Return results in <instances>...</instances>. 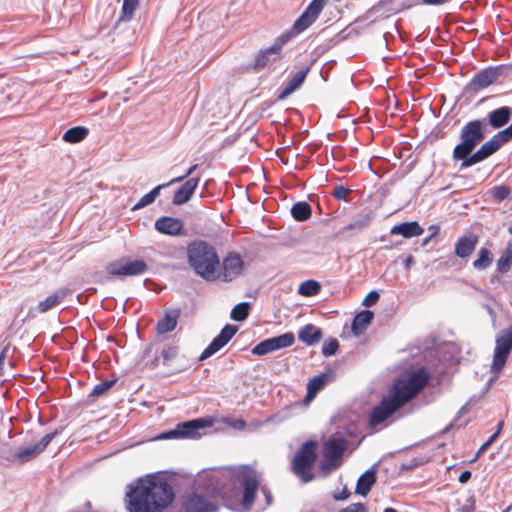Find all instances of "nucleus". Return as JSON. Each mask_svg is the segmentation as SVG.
<instances>
[{
  "mask_svg": "<svg viewBox=\"0 0 512 512\" xmlns=\"http://www.w3.org/2000/svg\"><path fill=\"white\" fill-rule=\"evenodd\" d=\"M431 374L425 367H419L397 378L388 397H384L380 403L375 406L369 415V427L376 426L385 422L395 412L415 399L428 385Z\"/></svg>",
  "mask_w": 512,
  "mask_h": 512,
  "instance_id": "f257e3e1",
  "label": "nucleus"
},
{
  "mask_svg": "<svg viewBox=\"0 0 512 512\" xmlns=\"http://www.w3.org/2000/svg\"><path fill=\"white\" fill-rule=\"evenodd\" d=\"M174 497L173 488L167 481L148 475L128 485L126 507L129 512H162Z\"/></svg>",
  "mask_w": 512,
  "mask_h": 512,
  "instance_id": "f03ea898",
  "label": "nucleus"
},
{
  "mask_svg": "<svg viewBox=\"0 0 512 512\" xmlns=\"http://www.w3.org/2000/svg\"><path fill=\"white\" fill-rule=\"evenodd\" d=\"M229 477L220 472L199 476L191 489L181 496V509L184 512H216L218 501L227 495Z\"/></svg>",
  "mask_w": 512,
  "mask_h": 512,
  "instance_id": "7ed1b4c3",
  "label": "nucleus"
},
{
  "mask_svg": "<svg viewBox=\"0 0 512 512\" xmlns=\"http://www.w3.org/2000/svg\"><path fill=\"white\" fill-rule=\"evenodd\" d=\"M326 2L327 0H312L304 12L296 19L291 29L277 37L270 47L260 50L248 68L255 72H260L270 62L275 61L286 43L308 29L316 21Z\"/></svg>",
  "mask_w": 512,
  "mask_h": 512,
  "instance_id": "20e7f679",
  "label": "nucleus"
},
{
  "mask_svg": "<svg viewBox=\"0 0 512 512\" xmlns=\"http://www.w3.org/2000/svg\"><path fill=\"white\" fill-rule=\"evenodd\" d=\"M186 256L189 267L196 275L208 282L218 280L220 257L212 244L204 240H193L187 245Z\"/></svg>",
  "mask_w": 512,
  "mask_h": 512,
  "instance_id": "39448f33",
  "label": "nucleus"
},
{
  "mask_svg": "<svg viewBox=\"0 0 512 512\" xmlns=\"http://www.w3.org/2000/svg\"><path fill=\"white\" fill-rule=\"evenodd\" d=\"M486 119H475L465 123L459 133L460 142L454 147L452 157L461 161V169L469 167L470 157L475 148L486 137Z\"/></svg>",
  "mask_w": 512,
  "mask_h": 512,
  "instance_id": "423d86ee",
  "label": "nucleus"
},
{
  "mask_svg": "<svg viewBox=\"0 0 512 512\" xmlns=\"http://www.w3.org/2000/svg\"><path fill=\"white\" fill-rule=\"evenodd\" d=\"M317 442L309 440L304 442L296 451L292 460V471L304 483L314 479L312 468L317 460Z\"/></svg>",
  "mask_w": 512,
  "mask_h": 512,
  "instance_id": "0eeeda50",
  "label": "nucleus"
},
{
  "mask_svg": "<svg viewBox=\"0 0 512 512\" xmlns=\"http://www.w3.org/2000/svg\"><path fill=\"white\" fill-rule=\"evenodd\" d=\"M511 71L512 66L509 64L486 67L473 76L469 83L464 87L463 93L472 97L479 91L496 83L500 78L508 77Z\"/></svg>",
  "mask_w": 512,
  "mask_h": 512,
  "instance_id": "6e6552de",
  "label": "nucleus"
},
{
  "mask_svg": "<svg viewBox=\"0 0 512 512\" xmlns=\"http://www.w3.org/2000/svg\"><path fill=\"white\" fill-rule=\"evenodd\" d=\"M147 270L148 265L144 260H132L128 257L111 261L106 266L107 274L115 277L139 276L146 273Z\"/></svg>",
  "mask_w": 512,
  "mask_h": 512,
  "instance_id": "1a4fd4ad",
  "label": "nucleus"
},
{
  "mask_svg": "<svg viewBox=\"0 0 512 512\" xmlns=\"http://www.w3.org/2000/svg\"><path fill=\"white\" fill-rule=\"evenodd\" d=\"M512 351V326L502 329L495 338V348L491 370L499 373L505 366Z\"/></svg>",
  "mask_w": 512,
  "mask_h": 512,
  "instance_id": "9d476101",
  "label": "nucleus"
},
{
  "mask_svg": "<svg viewBox=\"0 0 512 512\" xmlns=\"http://www.w3.org/2000/svg\"><path fill=\"white\" fill-rule=\"evenodd\" d=\"M221 268L217 270L218 280L231 282L238 278L244 271V261L240 254L231 251L220 261Z\"/></svg>",
  "mask_w": 512,
  "mask_h": 512,
  "instance_id": "9b49d317",
  "label": "nucleus"
},
{
  "mask_svg": "<svg viewBox=\"0 0 512 512\" xmlns=\"http://www.w3.org/2000/svg\"><path fill=\"white\" fill-rule=\"evenodd\" d=\"M243 495H242V508L243 511H250L255 501L256 492L259 487L256 471L252 468H247L242 473Z\"/></svg>",
  "mask_w": 512,
  "mask_h": 512,
  "instance_id": "f8f14e48",
  "label": "nucleus"
},
{
  "mask_svg": "<svg viewBox=\"0 0 512 512\" xmlns=\"http://www.w3.org/2000/svg\"><path fill=\"white\" fill-rule=\"evenodd\" d=\"M500 131L495 134L491 139H489L487 142L483 143L478 150H476L473 155L469 158V167H472L476 165L477 163H480L487 158H489L491 155H493L495 152H497L502 145L510 142V140L506 137L500 136Z\"/></svg>",
  "mask_w": 512,
  "mask_h": 512,
  "instance_id": "ddd939ff",
  "label": "nucleus"
},
{
  "mask_svg": "<svg viewBox=\"0 0 512 512\" xmlns=\"http://www.w3.org/2000/svg\"><path fill=\"white\" fill-rule=\"evenodd\" d=\"M238 327L232 324H226L220 333L204 349L199 357V361H204L220 351L237 333Z\"/></svg>",
  "mask_w": 512,
  "mask_h": 512,
  "instance_id": "4468645a",
  "label": "nucleus"
},
{
  "mask_svg": "<svg viewBox=\"0 0 512 512\" xmlns=\"http://www.w3.org/2000/svg\"><path fill=\"white\" fill-rule=\"evenodd\" d=\"M238 327L232 324H226L220 333L204 349L199 357V361H204L220 351L237 333Z\"/></svg>",
  "mask_w": 512,
  "mask_h": 512,
  "instance_id": "2eb2a0df",
  "label": "nucleus"
},
{
  "mask_svg": "<svg viewBox=\"0 0 512 512\" xmlns=\"http://www.w3.org/2000/svg\"><path fill=\"white\" fill-rule=\"evenodd\" d=\"M238 327L232 324H226L220 333L204 349L199 357V361H204L220 351L237 333Z\"/></svg>",
  "mask_w": 512,
  "mask_h": 512,
  "instance_id": "dca6fc26",
  "label": "nucleus"
},
{
  "mask_svg": "<svg viewBox=\"0 0 512 512\" xmlns=\"http://www.w3.org/2000/svg\"><path fill=\"white\" fill-rule=\"evenodd\" d=\"M238 327L232 324H226L220 333L204 349L199 357V361H204L220 351L237 333Z\"/></svg>",
  "mask_w": 512,
  "mask_h": 512,
  "instance_id": "f3484780",
  "label": "nucleus"
},
{
  "mask_svg": "<svg viewBox=\"0 0 512 512\" xmlns=\"http://www.w3.org/2000/svg\"><path fill=\"white\" fill-rule=\"evenodd\" d=\"M211 417L192 419L179 423L182 439H198L202 436V430L213 425Z\"/></svg>",
  "mask_w": 512,
  "mask_h": 512,
  "instance_id": "a211bd4d",
  "label": "nucleus"
},
{
  "mask_svg": "<svg viewBox=\"0 0 512 512\" xmlns=\"http://www.w3.org/2000/svg\"><path fill=\"white\" fill-rule=\"evenodd\" d=\"M154 226L159 233L164 235L182 236L185 234L184 223L179 218L163 216L155 221Z\"/></svg>",
  "mask_w": 512,
  "mask_h": 512,
  "instance_id": "6ab92c4d",
  "label": "nucleus"
},
{
  "mask_svg": "<svg viewBox=\"0 0 512 512\" xmlns=\"http://www.w3.org/2000/svg\"><path fill=\"white\" fill-rule=\"evenodd\" d=\"M512 268V239L509 240L504 249L501 251L499 258L496 261L495 274L490 278V282H499L500 276L507 274Z\"/></svg>",
  "mask_w": 512,
  "mask_h": 512,
  "instance_id": "aec40b11",
  "label": "nucleus"
},
{
  "mask_svg": "<svg viewBox=\"0 0 512 512\" xmlns=\"http://www.w3.org/2000/svg\"><path fill=\"white\" fill-rule=\"evenodd\" d=\"M335 380V371L328 369L311 379L307 385L305 401L312 400L327 384Z\"/></svg>",
  "mask_w": 512,
  "mask_h": 512,
  "instance_id": "412c9836",
  "label": "nucleus"
},
{
  "mask_svg": "<svg viewBox=\"0 0 512 512\" xmlns=\"http://www.w3.org/2000/svg\"><path fill=\"white\" fill-rule=\"evenodd\" d=\"M478 241V236L473 233L458 238L454 247L455 255L461 259H467L475 251Z\"/></svg>",
  "mask_w": 512,
  "mask_h": 512,
  "instance_id": "4be33fe9",
  "label": "nucleus"
},
{
  "mask_svg": "<svg viewBox=\"0 0 512 512\" xmlns=\"http://www.w3.org/2000/svg\"><path fill=\"white\" fill-rule=\"evenodd\" d=\"M199 178L193 177L189 178L186 182H184L174 193L172 203L174 205L180 206L187 203L192 195L194 194L198 184Z\"/></svg>",
  "mask_w": 512,
  "mask_h": 512,
  "instance_id": "5701e85b",
  "label": "nucleus"
},
{
  "mask_svg": "<svg viewBox=\"0 0 512 512\" xmlns=\"http://www.w3.org/2000/svg\"><path fill=\"white\" fill-rule=\"evenodd\" d=\"M512 116V108L508 106H502L494 109L487 114L486 122L487 126L490 125L494 129L504 127Z\"/></svg>",
  "mask_w": 512,
  "mask_h": 512,
  "instance_id": "b1692460",
  "label": "nucleus"
},
{
  "mask_svg": "<svg viewBox=\"0 0 512 512\" xmlns=\"http://www.w3.org/2000/svg\"><path fill=\"white\" fill-rule=\"evenodd\" d=\"M346 448L347 441L344 438L329 439L323 446V456L341 461Z\"/></svg>",
  "mask_w": 512,
  "mask_h": 512,
  "instance_id": "393cba45",
  "label": "nucleus"
},
{
  "mask_svg": "<svg viewBox=\"0 0 512 512\" xmlns=\"http://www.w3.org/2000/svg\"><path fill=\"white\" fill-rule=\"evenodd\" d=\"M488 246L481 247L476 254V258L472 263V267L479 272L487 270L494 261V254L491 250L492 242L487 241Z\"/></svg>",
  "mask_w": 512,
  "mask_h": 512,
  "instance_id": "a878e982",
  "label": "nucleus"
},
{
  "mask_svg": "<svg viewBox=\"0 0 512 512\" xmlns=\"http://www.w3.org/2000/svg\"><path fill=\"white\" fill-rule=\"evenodd\" d=\"M309 71V66L297 71L286 83L283 90L278 94L277 100H284L289 95H291L295 90H297L304 82Z\"/></svg>",
  "mask_w": 512,
  "mask_h": 512,
  "instance_id": "bb28decb",
  "label": "nucleus"
},
{
  "mask_svg": "<svg viewBox=\"0 0 512 512\" xmlns=\"http://www.w3.org/2000/svg\"><path fill=\"white\" fill-rule=\"evenodd\" d=\"M181 315V310L179 308L171 309L166 311L164 316L157 321L156 331L158 334H165L173 331L176 326L178 319Z\"/></svg>",
  "mask_w": 512,
  "mask_h": 512,
  "instance_id": "cd10ccee",
  "label": "nucleus"
},
{
  "mask_svg": "<svg viewBox=\"0 0 512 512\" xmlns=\"http://www.w3.org/2000/svg\"><path fill=\"white\" fill-rule=\"evenodd\" d=\"M71 294V291L66 288L59 289L55 291L53 294L49 295L43 301H40L36 306L35 310L38 313H46L49 310L53 309L57 305H59L67 295Z\"/></svg>",
  "mask_w": 512,
  "mask_h": 512,
  "instance_id": "c85d7f7f",
  "label": "nucleus"
},
{
  "mask_svg": "<svg viewBox=\"0 0 512 512\" xmlns=\"http://www.w3.org/2000/svg\"><path fill=\"white\" fill-rule=\"evenodd\" d=\"M322 336V330L313 324H306L298 332L299 340L308 346L317 344Z\"/></svg>",
  "mask_w": 512,
  "mask_h": 512,
  "instance_id": "c756f323",
  "label": "nucleus"
},
{
  "mask_svg": "<svg viewBox=\"0 0 512 512\" xmlns=\"http://www.w3.org/2000/svg\"><path fill=\"white\" fill-rule=\"evenodd\" d=\"M424 229L417 221L404 222L391 228L392 235H402L404 238H411L423 234Z\"/></svg>",
  "mask_w": 512,
  "mask_h": 512,
  "instance_id": "7c9ffc66",
  "label": "nucleus"
},
{
  "mask_svg": "<svg viewBox=\"0 0 512 512\" xmlns=\"http://www.w3.org/2000/svg\"><path fill=\"white\" fill-rule=\"evenodd\" d=\"M374 219V214L372 212L366 213L359 218L351 221L340 230V234H345L348 232H353L352 235L358 234L362 232L364 229L370 226L372 220Z\"/></svg>",
  "mask_w": 512,
  "mask_h": 512,
  "instance_id": "2f4dec72",
  "label": "nucleus"
},
{
  "mask_svg": "<svg viewBox=\"0 0 512 512\" xmlns=\"http://www.w3.org/2000/svg\"><path fill=\"white\" fill-rule=\"evenodd\" d=\"M374 313L370 310H362L357 313L353 319L351 328L354 335L359 336L371 324Z\"/></svg>",
  "mask_w": 512,
  "mask_h": 512,
  "instance_id": "473e14b6",
  "label": "nucleus"
},
{
  "mask_svg": "<svg viewBox=\"0 0 512 512\" xmlns=\"http://www.w3.org/2000/svg\"><path fill=\"white\" fill-rule=\"evenodd\" d=\"M376 481H377V477H376L375 470L374 469L367 470L365 473H363L359 477L357 484H356L355 493H357L361 496H366L370 492L371 488L376 483Z\"/></svg>",
  "mask_w": 512,
  "mask_h": 512,
  "instance_id": "72a5a7b5",
  "label": "nucleus"
},
{
  "mask_svg": "<svg viewBox=\"0 0 512 512\" xmlns=\"http://www.w3.org/2000/svg\"><path fill=\"white\" fill-rule=\"evenodd\" d=\"M41 454L40 450L37 448V446L29 445L22 449H20L18 452H16L9 460L11 462H16L20 465L28 463L32 460H34L36 457H38Z\"/></svg>",
  "mask_w": 512,
  "mask_h": 512,
  "instance_id": "f704fd0d",
  "label": "nucleus"
},
{
  "mask_svg": "<svg viewBox=\"0 0 512 512\" xmlns=\"http://www.w3.org/2000/svg\"><path fill=\"white\" fill-rule=\"evenodd\" d=\"M291 215L298 222H305L311 218L312 207L306 201H299L291 207Z\"/></svg>",
  "mask_w": 512,
  "mask_h": 512,
  "instance_id": "c9c22d12",
  "label": "nucleus"
},
{
  "mask_svg": "<svg viewBox=\"0 0 512 512\" xmlns=\"http://www.w3.org/2000/svg\"><path fill=\"white\" fill-rule=\"evenodd\" d=\"M170 183L160 184L154 187L149 193L145 194L141 199L131 208L132 211L140 210L150 204H152L155 199L159 196L160 191L168 187Z\"/></svg>",
  "mask_w": 512,
  "mask_h": 512,
  "instance_id": "e433bc0d",
  "label": "nucleus"
},
{
  "mask_svg": "<svg viewBox=\"0 0 512 512\" xmlns=\"http://www.w3.org/2000/svg\"><path fill=\"white\" fill-rule=\"evenodd\" d=\"M88 129L82 126H75L68 129L64 135L63 140L67 143H78L86 138L88 135Z\"/></svg>",
  "mask_w": 512,
  "mask_h": 512,
  "instance_id": "4c0bfd02",
  "label": "nucleus"
},
{
  "mask_svg": "<svg viewBox=\"0 0 512 512\" xmlns=\"http://www.w3.org/2000/svg\"><path fill=\"white\" fill-rule=\"evenodd\" d=\"M139 6V0H123V5L118 22H128L133 18L136 9Z\"/></svg>",
  "mask_w": 512,
  "mask_h": 512,
  "instance_id": "58836bf2",
  "label": "nucleus"
},
{
  "mask_svg": "<svg viewBox=\"0 0 512 512\" xmlns=\"http://www.w3.org/2000/svg\"><path fill=\"white\" fill-rule=\"evenodd\" d=\"M273 348L275 351L290 347L295 342V336L293 332H287L282 335L270 338Z\"/></svg>",
  "mask_w": 512,
  "mask_h": 512,
  "instance_id": "ea45409f",
  "label": "nucleus"
},
{
  "mask_svg": "<svg viewBox=\"0 0 512 512\" xmlns=\"http://www.w3.org/2000/svg\"><path fill=\"white\" fill-rule=\"evenodd\" d=\"M321 285L316 280H306L301 283L298 289V293L302 296L311 297L319 294Z\"/></svg>",
  "mask_w": 512,
  "mask_h": 512,
  "instance_id": "a19ab883",
  "label": "nucleus"
},
{
  "mask_svg": "<svg viewBox=\"0 0 512 512\" xmlns=\"http://www.w3.org/2000/svg\"><path fill=\"white\" fill-rule=\"evenodd\" d=\"M116 382L117 379L114 378L95 385L92 391L90 392L89 397L95 399L104 395L109 389H111L116 384Z\"/></svg>",
  "mask_w": 512,
  "mask_h": 512,
  "instance_id": "79ce46f5",
  "label": "nucleus"
},
{
  "mask_svg": "<svg viewBox=\"0 0 512 512\" xmlns=\"http://www.w3.org/2000/svg\"><path fill=\"white\" fill-rule=\"evenodd\" d=\"M249 303L241 302L233 307L231 310V318L235 321H244L249 315Z\"/></svg>",
  "mask_w": 512,
  "mask_h": 512,
  "instance_id": "37998d69",
  "label": "nucleus"
},
{
  "mask_svg": "<svg viewBox=\"0 0 512 512\" xmlns=\"http://www.w3.org/2000/svg\"><path fill=\"white\" fill-rule=\"evenodd\" d=\"M341 466V461L332 459V458H324V460L320 463V472L324 477L330 475L333 471L337 470Z\"/></svg>",
  "mask_w": 512,
  "mask_h": 512,
  "instance_id": "c03bdc74",
  "label": "nucleus"
},
{
  "mask_svg": "<svg viewBox=\"0 0 512 512\" xmlns=\"http://www.w3.org/2000/svg\"><path fill=\"white\" fill-rule=\"evenodd\" d=\"M274 351L275 350L273 348L272 342L270 338H268L254 346L251 352L253 355L264 356Z\"/></svg>",
  "mask_w": 512,
  "mask_h": 512,
  "instance_id": "a18cd8bd",
  "label": "nucleus"
},
{
  "mask_svg": "<svg viewBox=\"0 0 512 512\" xmlns=\"http://www.w3.org/2000/svg\"><path fill=\"white\" fill-rule=\"evenodd\" d=\"M339 348V342L336 338H330L325 341L322 346V354L326 357L333 356L336 354Z\"/></svg>",
  "mask_w": 512,
  "mask_h": 512,
  "instance_id": "49530a36",
  "label": "nucleus"
},
{
  "mask_svg": "<svg viewBox=\"0 0 512 512\" xmlns=\"http://www.w3.org/2000/svg\"><path fill=\"white\" fill-rule=\"evenodd\" d=\"M351 193L352 191L349 188L343 185H337L334 187L333 192L331 194L337 200L348 202L350 200L349 196Z\"/></svg>",
  "mask_w": 512,
  "mask_h": 512,
  "instance_id": "de8ad7c7",
  "label": "nucleus"
},
{
  "mask_svg": "<svg viewBox=\"0 0 512 512\" xmlns=\"http://www.w3.org/2000/svg\"><path fill=\"white\" fill-rule=\"evenodd\" d=\"M60 433L59 429H55L54 431L43 436L39 442L35 443L40 452H44L51 441Z\"/></svg>",
  "mask_w": 512,
  "mask_h": 512,
  "instance_id": "09e8293b",
  "label": "nucleus"
},
{
  "mask_svg": "<svg viewBox=\"0 0 512 512\" xmlns=\"http://www.w3.org/2000/svg\"><path fill=\"white\" fill-rule=\"evenodd\" d=\"M178 346H165L161 351V357L163 358V364H168L169 361L173 360L178 354Z\"/></svg>",
  "mask_w": 512,
  "mask_h": 512,
  "instance_id": "8fccbe9b",
  "label": "nucleus"
},
{
  "mask_svg": "<svg viewBox=\"0 0 512 512\" xmlns=\"http://www.w3.org/2000/svg\"><path fill=\"white\" fill-rule=\"evenodd\" d=\"M510 194H511V190L506 185L496 186L492 190V196L499 200H505V199L509 198Z\"/></svg>",
  "mask_w": 512,
  "mask_h": 512,
  "instance_id": "3c124183",
  "label": "nucleus"
},
{
  "mask_svg": "<svg viewBox=\"0 0 512 512\" xmlns=\"http://www.w3.org/2000/svg\"><path fill=\"white\" fill-rule=\"evenodd\" d=\"M156 439L165 440V439H182L181 430L179 428V423L175 426L174 429L163 432L156 437Z\"/></svg>",
  "mask_w": 512,
  "mask_h": 512,
  "instance_id": "603ef678",
  "label": "nucleus"
},
{
  "mask_svg": "<svg viewBox=\"0 0 512 512\" xmlns=\"http://www.w3.org/2000/svg\"><path fill=\"white\" fill-rule=\"evenodd\" d=\"M379 298L380 295L377 291H371L364 298L362 305L365 307H371L378 302Z\"/></svg>",
  "mask_w": 512,
  "mask_h": 512,
  "instance_id": "864d4df0",
  "label": "nucleus"
},
{
  "mask_svg": "<svg viewBox=\"0 0 512 512\" xmlns=\"http://www.w3.org/2000/svg\"><path fill=\"white\" fill-rule=\"evenodd\" d=\"M496 441L495 436H490L486 442H484L481 447L478 449L475 455L476 460L480 457L494 442Z\"/></svg>",
  "mask_w": 512,
  "mask_h": 512,
  "instance_id": "5fc2aeb1",
  "label": "nucleus"
},
{
  "mask_svg": "<svg viewBox=\"0 0 512 512\" xmlns=\"http://www.w3.org/2000/svg\"><path fill=\"white\" fill-rule=\"evenodd\" d=\"M421 464H422V462L418 461L417 458H413L409 462L403 463L401 465V470H404V471L413 470L414 468L418 467Z\"/></svg>",
  "mask_w": 512,
  "mask_h": 512,
  "instance_id": "6e6d98bb",
  "label": "nucleus"
},
{
  "mask_svg": "<svg viewBox=\"0 0 512 512\" xmlns=\"http://www.w3.org/2000/svg\"><path fill=\"white\" fill-rule=\"evenodd\" d=\"M197 168V165H192L188 170L187 172L182 175V176H179V177H176L174 179H172L171 181H169L168 183H170V185L174 184V183H178V182H181L183 181L184 179H186L188 176H190L194 171L195 169Z\"/></svg>",
  "mask_w": 512,
  "mask_h": 512,
  "instance_id": "4d7b16f0",
  "label": "nucleus"
},
{
  "mask_svg": "<svg viewBox=\"0 0 512 512\" xmlns=\"http://www.w3.org/2000/svg\"><path fill=\"white\" fill-rule=\"evenodd\" d=\"M348 512H366L367 508L363 503H353L346 507Z\"/></svg>",
  "mask_w": 512,
  "mask_h": 512,
  "instance_id": "13d9d810",
  "label": "nucleus"
},
{
  "mask_svg": "<svg viewBox=\"0 0 512 512\" xmlns=\"http://www.w3.org/2000/svg\"><path fill=\"white\" fill-rule=\"evenodd\" d=\"M451 1L452 0H421V3L429 6H442Z\"/></svg>",
  "mask_w": 512,
  "mask_h": 512,
  "instance_id": "bf43d9fd",
  "label": "nucleus"
},
{
  "mask_svg": "<svg viewBox=\"0 0 512 512\" xmlns=\"http://www.w3.org/2000/svg\"><path fill=\"white\" fill-rule=\"evenodd\" d=\"M261 492L263 493V495L265 497L266 505L270 506L273 503V496H272L270 490L267 487L262 486Z\"/></svg>",
  "mask_w": 512,
  "mask_h": 512,
  "instance_id": "052dcab7",
  "label": "nucleus"
},
{
  "mask_svg": "<svg viewBox=\"0 0 512 512\" xmlns=\"http://www.w3.org/2000/svg\"><path fill=\"white\" fill-rule=\"evenodd\" d=\"M472 477V473L469 470L463 471L458 478V481L462 484L467 483Z\"/></svg>",
  "mask_w": 512,
  "mask_h": 512,
  "instance_id": "680f3d73",
  "label": "nucleus"
},
{
  "mask_svg": "<svg viewBox=\"0 0 512 512\" xmlns=\"http://www.w3.org/2000/svg\"><path fill=\"white\" fill-rule=\"evenodd\" d=\"M7 351H8V346L4 347V349L0 352V376L3 374V366H4V362L6 360V357H7Z\"/></svg>",
  "mask_w": 512,
  "mask_h": 512,
  "instance_id": "e2e57ef3",
  "label": "nucleus"
},
{
  "mask_svg": "<svg viewBox=\"0 0 512 512\" xmlns=\"http://www.w3.org/2000/svg\"><path fill=\"white\" fill-rule=\"evenodd\" d=\"M350 496V492L347 488H344L343 491L339 494H334L333 498L336 501L346 500Z\"/></svg>",
  "mask_w": 512,
  "mask_h": 512,
  "instance_id": "0e129e2a",
  "label": "nucleus"
},
{
  "mask_svg": "<svg viewBox=\"0 0 512 512\" xmlns=\"http://www.w3.org/2000/svg\"><path fill=\"white\" fill-rule=\"evenodd\" d=\"M500 136H503L504 138H508L510 141L512 140V123L506 127L505 129L500 131Z\"/></svg>",
  "mask_w": 512,
  "mask_h": 512,
  "instance_id": "69168bd1",
  "label": "nucleus"
},
{
  "mask_svg": "<svg viewBox=\"0 0 512 512\" xmlns=\"http://www.w3.org/2000/svg\"><path fill=\"white\" fill-rule=\"evenodd\" d=\"M403 264L405 266V268L408 270L410 269V267L412 265L415 264V260H414V257L412 255L408 256L404 261H403Z\"/></svg>",
  "mask_w": 512,
  "mask_h": 512,
  "instance_id": "338daca9",
  "label": "nucleus"
},
{
  "mask_svg": "<svg viewBox=\"0 0 512 512\" xmlns=\"http://www.w3.org/2000/svg\"><path fill=\"white\" fill-rule=\"evenodd\" d=\"M439 230H440V228L438 226L431 225L429 227L430 237H432V238L436 237L439 234Z\"/></svg>",
  "mask_w": 512,
  "mask_h": 512,
  "instance_id": "774afa93",
  "label": "nucleus"
}]
</instances>
